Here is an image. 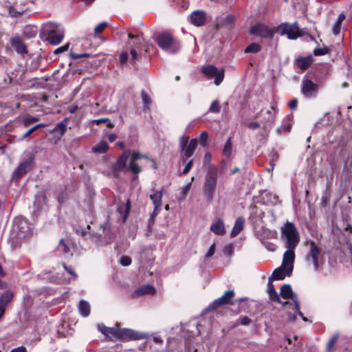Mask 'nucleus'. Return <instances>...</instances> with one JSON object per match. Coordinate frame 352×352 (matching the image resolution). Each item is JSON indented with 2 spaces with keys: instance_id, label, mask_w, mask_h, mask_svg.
<instances>
[{
  "instance_id": "nucleus-1",
  "label": "nucleus",
  "mask_w": 352,
  "mask_h": 352,
  "mask_svg": "<svg viewBox=\"0 0 352 352\" xmlns=\"http://www.w3.org/2000/svg\"><path fill=\"white\" fill-rule=\"evenodd\" d=\"M281 237L286 248L296 249L300 242L298 232L293 223L287 222L281 228Z\"/></svg>"
},
{
  "instance_id": "nucleus-2",
  "label": "nucleus",
  "mask_w": 352,
  "mask_h": 352,
  "mask_svg": "<svg viewBox=\"0 0 352 352\" xmlns=\"http://www.w3.org/2000/svg\"><path fill=\"white\" fill-rule=\"evenodd\" d=\"M218 171L216 168L210 166L204 178L203 191L206 199L212 201L217 188Z\"/></svg>"
},
{
  "instance_id": "nucleus-3",
  "label": "nucleus",
  "mask_w": 352,
  "mask_h": 352,
  "mask_svg": "<svg viewBox=\"0 0 352 352\" xmlns=\"http://www.w3.org/2000/svg\"><path fill=\"white\" fill-rule=\"evenodd\" d=\"M114 234L111 231L110 226L108 223L101 224L98 232L92 234V240L98 246H106L111 243L114 240Z\"/></svg>"
},
{
  "instance_id": "nucleus-4",
  "label": "nucleus",
  "mask_w": 352,
  "mask_h": 352,
  "mask_svg": "<svg viewBox=\"0 0 352 352\" xmlns=\"http://www.w3.org/2000/svg\"><path fill=\"white\" fill-rule=\"evenodd\" d=\"M158 46L168 53L175 54L180 50V43L173 38L171 34L163 32L159 34L157 38Z\"/></svg>"
},
{
  "instance_id": "nucleus-5",
  "label": "nucleus",
  "mask_w": 352,
  "mask_h": 352,
  "mask_svg": "<svg viewBox=\"0 0 352 352\" xmlns=\"http://www.w3.org/2000/svg\"><path fill=\"white\" fill-rule=\"evenodd\" d=\"M47 41L53 45H58L63 39L65 30L61 25L56 23H48L45 26Z\"/></svg>"
},
{
  "instance_id": "nucleus-6",
  "label": "nucleus",
  "mask_w": 352,
  "mask_h": 352,
  "mask_svg": "<svg viewBox=\"0 0 352 352\" xmlns=\"http://www.w3.org/2000/svg\"><path fill=\"white\" fill-rule=\"evenodd\" d=\"M14 233L16 240L21 241L32 234V228L25 219L18 218L15 220L13 227V234Z\"/></svg>"
},
{
  "instance_id": "nucleus-7",
  "label": "nucleus",
  "mask_w": 352,
  "mask_h": 352,
  "mask_svg": "<svg viewBox=\"0 0 352 352\" xmlns=\"http://www.w3.org/2000/svg\"><path fill=\"white\" fill-rule=\"evenodd\" d=\"M307 243L309 245V249L305 256L306 263L309 265H313L314 270L317 271L319 268L320 249L314 241L310 240Z\"/></svg>"
},
{
  "instance_id": "nucleus-8",
  "label": "nucleus",
  "mask_w": 352,
  "mask_h": 352,
  "mask_svg": "<svg viewBox=\"0 0 352 352\" xmlns=\"http://www.w3.org/2000/svg\"><path fill=\"white\" fill-rule=\"evenodd\" d=\"M277 32L281 35H287L289 39L292 40L302 36L297 23H283L278 26Z\"/></svg>"
},
{
  "instance_id": "nucleus-9",
  "label": "nucleus",
  "mask_w": 352,
  "mask_h": 352,
  "mask_svg": "<svg viewBox=\"0 0 352 352\" xmlns=\"http://www.w3.org/2000/svg\"><path fill=\"white\" fill-rule=\"evenodd\" d=\"M201 72L208 78H214V82L216 85H220L224 78V69L219 70L217 67L212 65L203 66Z\"/></svg>"
},
{
  "instance_id": "nucleus-10",
  "label": "nucleus",
  "mask_w": 352,
  "mask_h": 352,
  "mask_svg": "<svg viewBox=\"0 0 352 352\" xmlns=\"http://www.w3.org/2000/svg\"><path fill=\"white\" fill-rule=\"evenodd\" d=\"M318 85L312 80L304 78L302 80L301 93L306 98H315L318 91Z\"/></svg>"
},
{
  "instance_id": "nucleus-11",
  "label": "nucleus",
  "mask_w": 352,
  "mask_h": 352,
  "mask_svg": "<svg viewBox=\"0 0 352 352\" xmlns=\"http://www.w3.org/2000/svg\"><path fill=\"white\" fill-rule=\"evenodd\" d=\"M234 296V290H228L225 292L224 295L215 299L207 307L208 311L214 310L224 305H229L232 303V298Z\"/></svg>"
},
{
  "instance_id": "nucleus-12",
  "label": "nucleus",
  "mask_w": 352,
  "mask_h": 352,
  "mask_svg": "<svg viewBox=\"0 0 352 352\" xmlns=\"http://www.w3.org/2000/svg\"><path fill=\"white\" fill-rule=\"evenodd\" d=\"M251 34L256 35L262 38H272L274 35L272 30L265 24L257 23L250 28Z\"/></svg>"
},
{
  "instance_id": "nucleus-13",
  "label": "nucleus",
  "mask_w": 352,
  "mask_h": 352,
  "mask_svg": "<svg viewBox=\"0 0 352 352\" xmlns=\"http://www.w3.org/2000/svg\"><path fill=\"white\" fill-rule=\"evenodd\" d=\"M118 338L122 340H142L146 338V334L130 329H124L118 330Z\"/></svg>"
},
{
  "instance_id": "nucleus-14",
  "label": "nucleus",
  "mask_w": 352,
  "mask_h": 352,
  "mask_svg": "<svg viewBox=\"0 0 352 352\" xmlns=\"http://www.w3.org/2000/svg\"><path fill=\"white\" fill-rule=\"evenodd\" d=\"M279 296L283 299L291 300L292 301L291 305L298 306V302H299L298 296L293 292L289 284H284L281 286Z\"/></svg>"
},
{
  "instance_id": "nucleus-15",
  "label": "nucleus",
  "mask_w": 352,
  "mask_h": 352,
  "mask_svg": "<svg viewBox=\"0 0 352 352\" xmlns=\"http://www.w3.org/2000/svg\"><path fill=\"white\" fill-rule=\"evenodd\" d=\"M295 249L287 248L283 254L282 266L286 268L288 274H292L294 269V263L295 259Z\"/></svg>"
},
{
  "instance_id": "nucleus-16",
  "label": "nucleus",
  "mask_w": 352,
  "mask_h": 352,
  "mask_svg": "<svg viewBox=\"0 0 352 352\" xmlns=\"http://www.w3.org/2000/svg\"><path fill=\"white\" fill-rule=\"evenodd\" d=\"M12 47L14 49L16 52L24 57L28 54V51L27 46L19 36H15L10 39Z\"/></svg>"
},
{
  "instance_id": "nucleus-17",
  "label": "nucleus",
  "mask_w": 352,
  "mask_h": 352,
  "mask_svg": "<svg viewBox=\"0 0 352 352\" xmlns=\"http://www.w3.org/2000/svg\"><path fill=\"white\" fill-rule=\"evenodd\" d=\"M267 292L268 293L269 298L272 301L277 302L281 304L283 307H286L287 305H292L289 301H282L280 300L279 294L277 293L274 285L272 284V277L269 278Z\"/></svg>"
},
{
  "instance_id": "nucleus-18",
  "label": "nucleus",
  "mask_w": 352,
  "mask_h": 352,
  "mask_svg": "<svg viewBox=\"0 0 352 352\" xmlns=\"http://www.w3.org/2000/svg\"><path fill=\"white\" fill-rule=\"evenodd\" d=\"M33 160V157H29L25 161L21 162L14 172V177L16 178H20L25 174L30 169Z\"/></svg>"
},
{
  "instance_id": "nucleus-19",
  "label": "nucleus",
  "mask_w": 352,
  "mask_h": 352,
  "mask_svg": "<svg viewBox=\"0 0 352 352\" xmlns=\"http://www.w3.org/2000/svg\"><path fill=\"white\" fill-rule=\"evenodd\" d=\"M197 146V139H191L188 143V144L185 147L184 150L182 151V153L181 155V160L183 162H185L187 158L190 157Z\"/></svg>"
},
{
  "instance_id": "nucleus-20",
  "label": "nucleus",
  "mask_w": 352,
  "mask_h": 352,
  "mask_svg": "<svg viewBox=\"0 0 352 352\" xmlns=\"http://www.w3.org/2000/svg\"><path fill=\"white\" fill-rule=\"evenodd\" d=\"M190 21L196 26L203 25L206 21V14L204 11L195 10L190 15Z\"/></svg>"
},
{
  "instance_id": "nucleus-21",
  "label": "nucleus",
  "mask_w": 352,
  "mask_h": 352,
  "mask_svg": "<svg viewBox=\"0 0 352 352\" xmlns=\"http://www.w3.org/2000/svg\"><path fill=\"white\" fill-rule=\"evenodd\" d=\"M13 293L10 290H6L0 296V311L1 314L4 313L7 305L12 300Z\"/></svg>"
},
{
  "instance_id": "nucleus-22",
  "label": "nucleus",
  "mask_w": 352,
  "mask_h": 352,
  "mask_svg": "<svg viewBox=\"0 0 352 352\" xmlns=\"http://www.w3.org/2000/svg\"><path fill=\"white\" fill-rule=\"evenodd\" d=\"M210 230L217 235H223L226 233V228L222 219H218L210 226Z\"/></svg>"
},
{
  "instance_id": "nucleus-23",
  "label": "nucleus",
  "mask_w": 352,
  "mask_h": 352,
  "mask_svg": "<svg viewBox=\"0 0 352 352\" xmlns=\"http://www.w3.org/2000/svg\"><path fill=\"white\" fill-rule=\"evenodd\" d=\"M149 197L152 201L154 207L161 208L162 205V190H155V189H153L149 195Z\"/></svg>"
},
{
  "instance_id": "nucleus-24",
  "label": "nucleus",
  "mask_w": 352,
  "mask_h": 352,
  "mask_svg": "<svg viewBox=\"0 0 352 352\" xmlns=\"http://www.w3.org/2000/svg\"><path fill=\"white\" fill-rule=\"evenodd\" d=\"M68 122L69 118H65L63 120L57 123L53 129L52 131L58 135V138H61L66 132Z\"/></svg>"
},
{
  "instance_id": "nucleus-25",
  "label": "nucleus",
  "mask_w": 352,
  "mask_h": 352,
  "mask_svg": "<svg viewBox=\"0 0 352 352\" xmlns=\"http://www.w3.org/2000/svg\"><path fill=\"white\" fill-rule=\"evenodd\" d=\"M155 292L154 287L151 285H143L137 289L134 292L133 296H140L144 294H153Z\"/></svg>"
},
{
  "instance_id": "nucleus-26",
  "label": "nucleus",
  "mask_w": 352,
  "mask_h": 352,
  "mask_svg": "<svg viewBox=\"0 0 352 352\" xmlns=\"http://www.w3.org/2000/svg\"><path fill=\"white\" fill-rule=\"evenodd\" d=\"M291 274H288V272L285 267L280 265L273 272L272 276L271 277L272 278V280H283L285 278L286 276H289Z\"/></svg>"
},
{
  "instance_id": "nucleus-27",
  "label": "nucleus",
  "mask_w": 352,
  "mask_h": 352,
  "mask_svg": "<svg viewBox=\"0 0 352 352\" xmlns=\"http://www.w3.org/2000/svg\"><path fill=\"white\" fill-rule=\"evenodd\" d=\"M98 330L105 336L110 337H116L118 338V329L113 327H107L103 324L98 325Z\"/></svg>"
},
{
  "instance_id": "nucleus-28",
  "label": "nucleus",
  "mask_w": 352,
  "mask_h": 352,
  "mask_svg": "<svg viewBox=\"0 0 352 352\" xmlns=\"http://www.w3.org/2000/svg\"><path fill=\"white\" fill-rule=\"evenodd\" d=\"M244 223L245 219L243 217L237 218L231 231V236L234 237L239 234L240 232L243 229Z\"/></svg>"
},
{
  "instance_id": "nucleus-29",
  "label": "nucleus",
  "mask_w": 352,
  "mask_h": 352,
  "mask_svg": "<svg viewBox=\"0 0 352 352\" xmlns=\"http://www.w3.org/2000/svg\"><path fill=\"white\" fill-rule=\"evenodd\" d=\"M78 309L80 315L83 317H87L90 314V305L84 300H81L78 305Z\"/></svg>"
},
{
  "instance_id": "nucleus-30",
  "label": "nucleus",
  "mask_w": 352,
  "mask_h": 352,
  "mask_svg": "<svg viewBox=\"0 0 352 352\" xmlns=\"http://www.w3.org/2000/svg\"><path fill=\"white\" fill-rule=\"evenodd\" d=\"M109 146L107 142L102 141L92 147L91 151L95 153H104L107 151Z\"/></svg>"
},
{
  "instance_id": "nucleus-31",
  "label": "nucleus",
  "mask_w": 352,
  "mask_h": 352,
  "mask_svg": "<svg viewBox=\"0 0 352 352\" xmlns=\"http://www.w3.org/2000/svg\"><path fill=\"white\" fill-rule=\"evenodd\" d=\"M58 250V251L63 252L67 256L72 255V248L69 245H68L63 239H60L59 241Z\"/></svg>"
},
{
  "instance_id": "nucleus-32",
  "label": "nucleus",
  "mask_w": 352,
  "mask_h": 352,
  "mask_svg": "<svg viewBox=\"0 0 352 352\" xmlns=\"http://www.w3.org/2000/svg\"><path fill=\"white\" fill-rule=\"evenodd\" d=\"M311 61L312 60L311 57L300 58L297 59L296 65L299 68L305 70L311 65Z\"/></svg>"
},
{
  "instance_id": "nucleus-33",
  "label": "nucleus",
  "mask_w": 352,
  "mask_h": 352,
  "mask_svg": "<svg viewBox=\"0 0 352 352\" xmlns=\"http://www.w3.org/2000/svg\"><path fill=\"white\" fill-rule=\"evenodd\" d=\"M266 114L267 116L265 117L266 122H272L275 118L276 114L277 113V109L274 104H272L270 109L266 111Z\"/></svg>"
},
{
  "instance_id": "nucleus-34",
  "label": "nucleus",
  "mask_w": 352,
  "mask_h": 352,
  "mask_svg": "<svg viewBox=\"0 0 352 352\" xmlns=\"http://www.w3.org/2000/svg\"><path fill=\"white\" fill-rule=\"evenodd\" d=\"M130 152L129 151H126L123 153V154L119 157L118 160V166L120 168H124L126 166V162L128 157L129 156Z\"/></svg>"
},
{
  "instance_id": "nucleus-35",
  "label": "nucleus",
  "mask_w": 352,
  "mask_h": 352,
  "mask_svg": "<svg viewBox=\"0 0 352 352\" xmlns=\"http://www.w3.org/2000/svg\"><path fill=\"white\" fill-rule=\"evenodd\" d=\"M232 144L231 142V138H229L226 142L225 143L223 149V154L227 157H230L232 154Z\"/></svg>"
},
{
  "instance_id": "nucleus-36",
  "label": "nucleus",
  "mask_w": 352,
  "mask_h": 352,
  "mask_svg": "<svg viewBox=\"0 0 352 352\" xmlns=\"http://www.w3.org/2000/svg\"><path fill=\"white\" fill-rule=\"evenodd\" d=\"M9 14L11 17L18 18L20 17L25 12V9L16 10L14 6H10L9 7Z\"/></svg>"
},
{
  "instance_id": "nucleus-37",
  "label": "nucleus",
  "mask_w": 352,
  "mask_h": 352,
  "mask_svg": "<svg viewBox=\"0 0 352 352\" xmlns=\"http://www.w3.org/2000/svg\"><path fill=\"white\" fill-rule=\"evenodd\" d=\"M339 333H336L329 340L327 344V352H330L333 350L334 345L336 344L339 338Z\"/></svg>"
},
{
  "instance_id": "nucleus-38",
  "label": "nucleus",
  "mask_w": 352,
  "mask_h": 352,
  "mask_svg": "<svg viewBox=\"0 0 352 352\" xmlns=\"http://www.w3.org/2000/svg\"><path fill=\"white\" fill-rule=\"evenodd\" d=\"M261 50V46L256 43H251L244 50L245 53H256Z\"/></svg>"
},
{
  "instance_id": "nucleus-39",
  "label": "nucleus",
  "mask_w": 352,
  "mask_h": 352,
  "mask_svg": "<svg viewBox=\"0 0 352 352\" xmlns=\"http://www.w3.org/2000/svg\"><path fill=\"white\" fill-rule=\"evenodd\" d=\"M136 160H133L131 157L128 168L134 174H138L141 171V168L136 163Z\"/></svg>"
},
{
  "instance_id": "nucleus-40",
  "label": "nucleus",
  "mask_w": 352,
  "mask_h": 352,
  "mask_svg": "<svg viewBox=\"0 0 352 352\" xmlns=\"http://www.w3.org/2000/svg\"><path fill=\"white\" fill-rule=\"evenodd\" d=\"M122 208L124 209V221H125L129 214L131 209V204L129 199L127 200L124 206H120L118 208V211L120 212H122Z\"/></svg>"
},
{
  "instance_id": "nucleus-41",
  "label": "nucleus",
  "mask_w": 352,
  "mask_h": 352,
  "mask_svg": "<svg viewBox=\"0 0 352 352\" xmlns=\"http://www.w3.org/2000/svg\"><path fill=\"white\" fill-rule=\"evenodd\" d=\"M211 113H218L221 111V107L218 100H214L209 108Z\"/></svg>"
},
{
  "instance_id": "nucleus-42",
  "label": "nucleus",
  "mask_w": 352,
  "mask_h": 352,
  "mask_svg": "<svg viewBox=\"0 0 352 352\" xmlns=\"http://www.w3.org/2000/svg\"><path fill=\"white\" fill-rule=\"evenodd\" d=\"M141 96L144 106L146 108H147L148 105L151 102V99L144 90H142L141 91Z\"/></svg>"
},
{
  "instance_id": "nucleus-43",
  "label": "nucleus",
  "mask_w": 352,
  "mask_h": 352,
  "mask_svg": "<svg viewBox=\"0 0 352 352\" xmlns=\"http://www.w3.org/2000/svg\"><path fill=\"white\" fill-rule=\"evenodd\" d=\"M189 137L184 135L179 139V148L181 150H184L185 147L188 145Z\"/></svg>"
},
{
  "instance_id": "nucleus-44",
  "label": "nucleus",
  "mask_w": 352,
  "mask_h": 352,
  "mask_svg": "<svg viewBox=\"0 0 352 352\" xmlns=\"http://www.w3.org/2000/svg\"><path fill=\"white\" fill-rule=\"evenodd\" d=\"M270 157V166L272 167V169H273L275 166L274 162L276 160H277L278 158V153L275 150H273L271 152Z\"/></svg>"
},
{
  "instance_id": "nucleus-45",
  "label": "nucleus",
  "mask_w": 352,
  "mask_h": 352,
  "mask_svg": "<svg viewBox=\"0 0 352 352\" xmlns=\"http://www.w3.org/2000/svg\"><path fill=\"white\" fill-rule=\"evenodd\" d=\"M131 157L133 158V160H138L141 159V158H144V159H146V160H149L151 158L148 155L141 154L138 151H134L132 153Z\"/></svg>"
},
{
  "instance_id": "nucleus-46",
  "label": "nucleus",
  "mask_w": 352,
  "mask_h": 352,
  "mask_svg": "<svg viewBox=\"0 0 352 352\" xmlns=\"http://www.w3.org/2000/svg\"><path fill=\"white\" fill-rule=\"evenodd\" d=\"M208 140V133L206 131H202L199 136V143L203 146H206Z\"/></svg>"
},
{
  "instance_id": "nucleus-47",
  "label": "nucleus",
  "mask_w": 352,
  "mask_h": 352,
  "mask_svg": "<svg viewBox=\"0 0 352 352\" xmlns=\"http://www.w3.org/2000/svg\"><path fill=\"white\" fill-rule=\"evenodd\" d=\"M42 126H43V124H36V125L34 126L33 127L30 128L28 131H27L22 135L21 139H25V138H28L32 133H33L35 130H36L37 129L40 128Z\"/></svg>"
},
{
  "instance_id": "nucleus-48",
  "label": "nucleus",
  "mask_w": 352,
  "mask_h": 352,
  "mask_svg": "<svg viewBox=\"0 0 352 352\" xmlns=\"http://www.w3.org/2000/svg\"><path fill=\"white\" fill-rule=\"evenodd\" d=\"M329 53V49L327 47L316 48L314 50L315 56H322Z\"/></svg>"
},
{
  "instance_id": "nucleus-49",
  "label": "nucleus",
  "mask_w": 352,
  "mask_h": 352,
  "mask_svg": "<svg viewBox=\"0 0 352 352\" xmlns=\"http://www.w3.org/2000/svg\"><path fill=\"white\" fill-rule=\"evenodd\" d=\"M128 37L129 38H131V39H135V42H134V46L135 47H140L142 45V41H141V38L138 36H134L131 33H129L128 34Z\"/></svg>"
},
{
  "instance_id": "nucleus-50",
  "label": "nucleus",
  "mask_w": 352,
  "mask_h": 352,
  "mask_svg": "<svg viewBox=\"0 0 352 352\" xmlns=\"http://www.w3.org/2000/svg\"><path fill=\"white\" fill-rule=\"evenodd\" d=\"M120 263L123 266H129L131 263V259L129 256H123L120 259Z\"/></svg>"
},
{
  "instance_id": "nucleus-51",
  "label": "nucleus",
  "mask_w": 352,
  "mask_h": 352,
  "mask_svg": "<svg viewBox=\"0 0 352 352\" xmlns=\"http://www.w3.org/2000/svg\"><path fill=\"white\" fill-rule=\"evenodd\" d=\"M341 22H339L336 20L332 28L333 34L338 35L340 34L341 29Z\"/></svg>"
},
{
  "instance_id": "nucleus-52",
  "label": "nucleus",
  "mask_w": 352,
  "mask_h": 352,
  "mask_svg": "<svg viewBox=\"0 0 352 352\" xmlns=\"http://www.w3.org/2000/svg\"><path fill=\"white\" fill-rule=\"evenodd\" d=\"M69 43H67L65 44L64 45L56 48L54 51V53L55 54H60L62 52H66L69 49Z\"/></svg>"
},
{
  "instance_id": "nucleus-53",
  "label": "nucleus",
  "mask_w": 352,
  "mask_h": 352,
  "mask_svg": "<svg viewBox=\"0 0 352 352\" xmlns=\"http://www.w3.org/2000/svg\"><path fill=\"white\" fill-rule=\"evenodd\" d=\"M107 23L106 22H102L99 23L94 29L95 34H99L104 30V29L107 27Z\"/></svg>"
},
{
  "instance_id": "nucleus-54",
  "label": "nucleus",
  "mask_w": 352,
  "mask_h": 352,
  "mask_svg": "<svg viewBox=\"0 0 352 352\" xmlns=\"http://www.w3.org/2000/svg\"><path fill=\"white\" fill-rule=\"evenodd\" d=\"M36 118L33 116H27L23 119V124L25 126H29L32 122L36 121Z\"/></svg>"
},
{
  "instance_id": "nucleus-55",
  "label": "nucleus",
  "mask_w": 352,
  "mask_h": 352,
  "mask_svg": "<svg viewBox=\"0 0 352 352\" xmlns=\"http://www.w3.org/2000/svg\"><path fill=\"white\" fill-rule=\"evenodd\" d=\"M234 16L232 14L227 15L223 19V23L226 25H232L234 21Z\"/></svg>"
},
{
  "instance_id": "nucleus-56",
  "label": "nucleus",
  "mask_w": 352,
  "mask_h": 352,
  "mask_svg": "<svg viewBox=\"0 0 352 352\" xmlns=\"http://www.w3.org/2000/svg\"><path fill=\"white\" fill-rule=\"evenodd\" d=\"M160 210H161L160 208L154 207L153 212L151 214V217L149 219V223H153L154 219H155V217L159 214Z\"/></svg>"
},
{
  "instance_id": "nucleus-57",
  "label": "nucleus",
  "mask_w": 352,
  "mask_h": 352,
  "mask_svg": "<svg viewBox=\"0 0 352 352\" xmlns=\"http://www.w3.org/2000/svg\"><path fill=\"white\" fill-rule=\"evenodd\" d=\"M192 165H193V160H190L186 164V166H185V167H184V170L182 171V173L184 175L187 174L190 170V169L192 168Z\"/></svg>"
},
{
  "instance_id": "nucleus-58",
  "label": "nucleus",
  "mask_w": 352,
  "mask_h": 352,
  "mask_svg": "<svg viewBox=\"0 0 352 352\" xmlns=\"http://www.w3.org/2000/svg\"><path fill=\"white\" fill-rule=\"evenodd\" d=\"M63 266L70 275L73 276L75 278L77 277V274L72 267L67 266L65 263L63 264Z\"/></svg>"
},
{
  "instance_id": "nucleus-59",
  "label": "nucleus",
  "mask_w": 352,
  "mask_h": 352,
  "mask_svg": "<svg viewBox=\"0 0 352 352\" xmlns=\"http://www.w3.org/2000/svg\"><path fill=\"white\" fill-rule=\"evenodd\" d=\"M71 57L76 60L80 58H84V57H89L90 56L89 54L87 53H83V54H76V53H71L70 54Z\"/></svg>"
},
{
  "instance_id": "nucleus-60",
  "label": "nucleus",
  "mask_w": 352,
  "mask_h": 352,
  "mask_svg": "<svg viewBox=\"0 0 352 352\" xmlns=\"http://www.w3.org/2000/svg\"><path fill=\"white\" fill-rule=\"evenodd\" d=\"M223 253L226 256H231L232 254V245L231 244L226 245L223 248Z\"/></svg>"
},
{
  "instance_id": "nucleus-61",
  "label": "nucleus",
  "mask_w": 352,
  "mask_h": 352,
  "mask_svg": "<svg viewBox=\"0 0 352 352\" xmlns=\"http://www.w3.org/2000/svg\"><path fill=\"white\" fill-rule=\"evenodd\" d=\"M215 251V243H212L210 247L209 248L208 252H206L205 256L206 258H210L212 256Z\"/></svg>"
},
{
  "instance_id": "nucleus-62",
  "label": "nucleus",
  "mask_w": 352,
  "mask_h": 352,
  "mask_svg": "<svg viewBox=\"0 0 352 352\" xmlns=\"http://www.w3.org/2000/svg\"><path fill=\"white\" fill-rule=\"evenodd\" d=\"M38 199H42V201H39V205L42 206L43 204H47V197L44 192H41L37 195Z\"/></svg>"
},
{
  "instance_id": "nucleus-63",
  "label": "nucleus",
  "mask_w": 352,
  "mask_h": 352,
  "mask_svg": "<svg viewBox=\"0 0 352 352\" xmlns=\"http://www.w3.org/2000/svg\"><path fill=\"white\" fill-rule=\"evenodd\" d=\"M129 54L126 52H123L120 55V60L122 63H125L128 60Z\"/></svg>"
},
{
  "instance_id": "nucleus-64",
  "label": "nucleus",
  "mask_w": 352,
  "mask_h": 352,
  "mask_svg": "<svg viewBox=\"0 0 352 352\" xmlns=\"http://www.w3.org/2000/svg\"><path fill=\"white\" fill-rule=\"evenodd\" d=\"M10 352H28L26 348L23 346H21L14 349H12Z\"/></svg>"
}]
</instances>
